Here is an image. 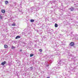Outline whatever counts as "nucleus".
I'll use <instances>...</instances> for the list:
<instances>
[{
	"instance_id": "obj_8",
	"label": "nucleus",
	"mask_w": 78,
	"mask_h": 78,
	"mask_svg": "<svg viewBox=\"0 0 78 78\" xmlns=\"http://www.w3.org/2000/svg\"><path fill=\"white\" fill-rule=\"evenodd\" d=\"M5 64H6V62L5 61L1 63V65H2V66H4Z\"/></svg>"
},
{
	"instance_id": "obj_4",
	"label": "nucleus",
	"mask_w": 78,
	"mask_h": 78,
	"mask_svg": "<svg viewBox=\"0 0 78 78\" xmlns=\"http://www.w3.org/2000/svg\"><path fill=\"white\" fill-rule=\"evenodd\" d=\"M63 23L65 25H69V23L67 22V21L66 20L63 21Z\"/></svg>"
},
{
	"instance_id": "obj_11",
	"label": "nucleus",
	"mask_w": 78,
	"mask_h": 78,
	"mask_svg": "<svg viewBox=\"0 0 78 78\" xmlns=\"http://www.w3.org/2000/svg\"><path fill=\"white\" fill-rule=\"evenodd\" d=\"M20 38V36L18 35L15 38L16 39H19Z\"/></svg>"
},
{
	"instance_id": "obj_7",
	"label": "nucleus",
	"mask_w": 78,
	"mask_h": 78,
	"mask_svg": "<svg viewBox=\"0 0 78 78\" xmlns=\"http://www.w3.org/2000/svg\"><path fill=\"white\" fill-rule=\"evenodd\" d=\"M52 62H53V60H50L48 61V62L49 63V64H51L52 63Z\"/></svg>"
},
{
	"instance_id": "obj_2",
	"label": "nucleus",
	"mask_w": 78,
	"mask_h": 78,
	"mask_svg": "<svg viewBox=\"0 0 78 78\" xmlns=\"http://www.w3.org/2000/svg\"><path fill=\"white\" fill-rule=\"evenodd\" d=\"M62 60H61V59H59V61H58V65H57L55 67V74L56 73V69H59L61 68V66H62V64H63V63H61L62 62Z\"/></svg>"
},
{
	"instance_id": "obj_31",
	"label": "nucleus",
	"mask_w": 78,
	"mask_h": 78,
	"mask_svg": "<svg viewBox=\"0 0 78 78\" xmlns=\"http://www.w3.org/2000/svg\"><path fill=\"white\" fill-rule=\"evenodd\" d=\"M22 34H25V33L24 32H22Z\"/></svg>"
},
{
	"instance_id": "obj_16",
	"label": "nucleus",
	"mask_w": 78,
	"mask_h": 78,
	"mask_svg": "<svg viewBox=\"0 0 78 78\" xmlns=\"http://www.w3.org/2000/svg\"><path fill=\"white\" fill-rule=\"evenodd\" d=\"M43 39H44V40H47V37H46V36H44L43 37Z\"/></svg>"
},
{
	"instance_id": "obj_22",
	"label": "nucleus",
	"mask_w": 78,
	"mask_h": 78,
	"mask_svg": "<svg viewBox=\"0 0 78 78\" xmlns=\"http://www.w3.org/2000/svg\"><path fill=\"white\" fill-rule=\"evenodd\" d=\"M55 27H58V24L57 23H55Z\"/></svg>"
},
{
	"instance_id": "obj_28",
	"label": "nucleus",
	"mask_w": 78,
	"mask_h": 78,
	"mask_svg": "<svg viewBox=\"0 0 78 78\" xmlns=\"http://www.w3.org/2000/svg\"><path fill=\"white\" fill-rule=\"evenodd\" d=\"M42 5H44V2H42Z\"/></svg>"
},
{
	"instance_id": "obj_13",
	"label": "nucleus",
	"mask_w": 78,
	"mask_h": 78,
	"mask_svg": "<svg viewBox=\"0 0 78 78\" xmlns=\"http://www.w3.org/2000/svg\"><path fill=\"white\" fill-rule=\"evenodd\" d=\"M1 12L2 13H5V10L4 9H2L1 10Z\"/></svg>"
},
{
	"instance_id": "obj_32",
	"label": "nucleus",
	"mask_w": 78,
	"mask_h": 78,
	"mask_svg": "<svg viewBox=\"0 0 78 78\" xmlns=\"http://www.w3.org/2000/svg\"><path fill=\"white\" fill-rule=\"evenodd\" d=\"M20 51H22V50H20Z\"/></svg>"
},
{
	"instance_id": "obj_5",
	"label": "nucleus",
	"mask_w": 78,
	"mask_h": 78,
	"mask_svg": "<svg viewBox=\"0 0 78 78\" xmlns=\"http://www.w3.org/2000/svg\"><path fill=\"white\" fill-rule=\"evenodd\" d=\"M69 9H70L71 11H74V8L73 7H71V8H69Z\"/></svg>"
},
{
	"instance_id": "obj_6",
	"label": "nucleus",
	"mask_w": 78,
	"mask_h": 78,
	"mask_svg": "<svg viewBox=\"0 0 78 78\" xmlns=\"http://www.w3.org/2000/svg\"><path fill=\"white\" fill-rule=\"evenodd\" d=\"M48 34H50L51 35H52L53 36H53V34H52V33L51 31V30H50L49 31H48Z\"/></svg>"
},
{
	"instance_id": "obj_30",
	"label": "nucleus",
	"mask_w": 78,
	"mask_h": 78,
	"mask_svg": "<svg viewBox=\"0 0 78 78\" xmlns=\"http://www.w3.org/2000/svg\"><path fill=\"white\" fill-rule=\"evenodd\" d=\"M16 5V2H14V5Z\"/></svg>"
},
{
	"instance_id": "obj_23",
	"label": "nucleus",
	"mask_w": 78,
	"mask_h": 78,
	"mask_svg": "<svg viewBox=\"0 0 78 78\" xmlns=\"http://www.w3.org/2000/svg\"><path fill=\"white\" fill-rule=\"evenodd\" d=\"M12 49H14V48H15V47H14L13 46H12Z\"/></svg>"
},
{
	"instance_id": "obj_29",
	"label": "nucleus",
	"mask_w": 78,
	"mask_h": 78,
	"mask_svg": "<svg viewBox=\"0 0 78 78\" xmlns=\"http://www.w3.org/2000/svg\"><path fill=\"white\" fill-rule=\"evenodd\" d=\"M30 70H32L33 67H30Z\"/></svg>"
},
{
	"instance_id": "obj_14",
	"label": "nucleus",
	"mask_w": 78,
	"mask_h": 78,
	"mask_svg": "<svg viewBox=\"0 0 78 78\" xmlns=\"http://www.w3.org/2000/svg\"><path fill=\"white\" fill-rule=\"evenodd\" d=\"M5 48H8V45L6 44H5L4 45Z\"/></svg>"
},
{
	"instance_id": "obj_38",
	"label": "nucleus",
	"mask_w": 78,
	"mask_h": 78,
	"mask_svg": "<svg viewBox=\"0 0 78 78\" xmlns=\"http://www.w3.org/2000/svg\"><path fill=\"white\" fill-rule=\"evenodd\" d=\"M66 78H67L66 77Z\"/></svg>"
},
{
	"instance_id": "obj_25",
	"label": "nucleus",
	"mask_w": 78,
	"mask_h": 78,
	"mask_svg": "<svg viewBox=\"0 0 78 78\" xmlns=\"http://www.w3.org/2000/svg\"><path fill=\"white\" fill-rule=\"evenodd\" d=\"M65 70H67V67L66 66H65Z\"/></svg>"
},
{
	"instance_id": "obj_3",
	"label": "nucleus",
	"mask_w": 78,
	"mask_h": 78,
	"mask_svg": "<svg viewBox=\"0 0 78 78\" xmlns=\"http://www.w3.org/2000/svg\"><path fill=\"white\" fill-rule=\"evenodd\" d=\"M54 70H55V69L54 68H53L51 70V73H52V74H55V72H54Z\"/></svg>"
},
{
	"instance_id": "obj_21",
	"label": "nucleus",
	"mask_w": 78,
	"mask_h": 78,
	"mask_svg": "<svg viewBox=\"0 0 78 78\" xmlns=\"http://www.w3.org/2000/svg\"><path fill=\"white\" fill-rule=\"evenodd\" d=\"M34 55V54H31L30 55V57H32V56H33Z\"/></svg>"
},
{
	"instance_id": "obj_24",
	"label": "nucleus",
	"mask_w": 78,
	"mask_h": 78,
	"mask_svg": "<svg viewBox=\"0 0 78 78\" xmlns=\"http://www.w3.org/2000/svg\"><path fill=\"white\" fill-rule=\"evenodd\" d=\"M39 51L40 52H42V49H40Z\"/></svg>"
},
{
	"instance_id": "obj_17",
	"label": "nucleus",
	"mask_w": 78,
	"mask_h": 78,
	"mask_svg": "<svg viewBox=\"0 0 78 78\" xmlns=\"http://www.w3.org/2000/svg\"><path fill=\"white\" fill-rule=\"evenodd\" d=\"M30 21L31 22H34V20H33V19H31Z\"/></svg>"
},
{
	"instance_id": "obj_35",
	"label": "nucleus",
	"mask_w": 78,
	"mask_h": 78,
	"mask_svg": "<svg viewBox=\"0 0 78 78\" xmlns=\"http://www.w3.org/2000/svg\"><path fill=\"white\" fill-rule=\"evenodd\" d=\"M71 34H72V32H71Z\"/></svg>"
},
{
	"instance_id": "obj_15",
	"label": "nucleus",
	"mask_w": 78,
	"mask_h": 78,
	"mask_svg": "<svg viewBox=\"0 0 78 78\" xmlns=\"http://www.w3.org/2000/svg\"><path fill=\"white\" fill-rule=\"evenodd\" d=\"M19 10L20 12H22V9L20 8L19 9Z\"/></svg>"
},
{
	"instance_id": "obj_27",
	"label": "nucleus",
	"mask_w": 78,
	"mask_h": 78,
	"mask_svg": "<svg viewBox=\"0 0 78 78\" xmlns=\"http://www.w3.org/2000/svg\"><path fill=\"white\" fill-rule=\"evenodd\" d=\"M49 65H47L46 66V67H48V66H49Z\"/></svg>"
},
{
	"instance_id": "obj_37",
	"label": "nucleus",
	"mask_w": 78,
	"mask_h": 78,
	"mask_svg": "<svg viewBox=\"0 0 78 78\" xmlns=\"http://www.w3.org/2000/svg\"><path fill=\"white\" fill-rule=\"evenodd\" d=\"M38 25H39V24H38Z\"/></svg>"
},
{
	"instance_id": "obj_33",
	"label": "nucleus",
	"mask_w": 78,
	"mask_h": 78,
	"mask_svg": "<svg viewBox=\"0 0 78 78\" xmlns=\"http://www.w3.org/2000/svg\"><path fill=\"white\" fill-rule=\"evenodd\" d=\"M47 78H50V77H48Z\"/></svg>"
},
{
	"instance_id": "obj_20",
	"label": "nucleus",
	"mask_w": 78,
	"mask_h": 78,
	"mask_svg": "<svg viewBox=\"0 0 78 78\" xmlns=\"http://www.w3.org/2000/svg\"><path fill=\"white\" fill-rule=\"evenodd\" d=\"M48 4H52V3H53V2L50 1V2H48Z\"/></svg>"
},
{
	"instance_id": "obj_12",
	"label": "nucleus",
	"mask_w": 78,
	"mask_h": 78,
	"mask_svg": "<svg viewBox=\"0 0 78 78\" xmlns=\"http://www.w3.org/2000/svg\"><path fill=\"white\" fill-rule=\"evenodd\" d=\"M75 39H76V40H78V35H76L75 37Z\"/></svg>"
},
{
	"instance_id": "obj_34",
	"label": "nucleus",
	"mask_w": 78,
	"mask_h": 78,
	"mask_svg": "<svg viewBox=\"0 0 78 78\" xmlns=\"http://www.w3.org/2000/svg\"><path fill=\"white\" fill-rule=\"evenodd\" d=\"M37 31L38 32V31H39L37 30Z\"/></svg>"
},
{
	"instance_id": "obj_26",
	"label": "nucleus",
	"mask_w": 78,
	"mask_h": 78,
	"mask_svg": "<svg viewBox=\"0 0 78 78\" xmlns=\"http://www.w3.org/2000/svg\"><path fill=\"white\" fill-rule=\"evenodd\" d=\"M12 26H15L16 24L15 23L13 24H12Z\"/></svg>"
},
{
	"instance_id": "obj_18",
	"label": "nucleus",
	"mask_w": 78,
	"mask_h": 78,
	"mask_svg": "<svg viewBox=\"0 0 78 78\" xmlns=\"http://www.w3.org/2000/svg\"><path fill=\"white\" fill-rule=\"evenodd\" d=\"M0 19H3V16H2V15H0Z\"/></svg>"
},
{
	"instance_id": "obj_1",
	"label": "nucleus",
	"mask_w": 78,
	"mask_h": 78,
	"mask_svg": "<svg viewBox=\"0 0 78 78\" xmlns=\"http://www.w3.org/2000/svg\"><path fill=\"white\" fill-rule=\"evenodd\" d=\"M34 5H35L33 7H32L30 8L29 9H28V11H29V13H30V12H33V9H34V8L36 9V11H38L40 9V8H39V6H40V3H34Z\"/></svg>"
},
{
	"instance_id": "obj_36",
	"label": "nucleus",
	"mask_w": 78,
	"mask_h": 78,
	"mask_svg": "<svg viewBox=\"0 0 78 78\" xmlns=\"http://www.w3.org/2000/svg\"><path fill=\"white\" fill-rule=\"evenodd\" d=\"M53 30H52V32H53Z\"/></svg>"
},
{
	"instance_id": "obj_9",
	"label": "nucleus",
	"mask_w": 78,
	"mask_h": 78,
	"mask_svg": "<svg viewBox=\"0 0 78 78\" xmlns=\"http://www.w3.org/2000/svg\"><path fill=\"white\" fill-rule=\"evenodd\" d=\"M69 45H70V46H73V45H74V42H71L69 44Z\"/></svg>"
},
{
	"instance_id": "obj_10",
	"label": "nucleus",
	"mask_w": 78,
	"mask_h": 78,
	"mask_svg": "<svg viewBox=\"0 0 78 78\" xmlns=\"http://www.w3.org/2000/svg\"><path fill=\"white\" fill-rule=\"evenodd\" d=\"M68 72H69V73L67 74H65V75L66 76H69V74H70V73H71V72L70 71H68Z\"/></svg>"
},
{
	"instance_id": "obj_19",
	"label": "nucleus",
	"mask_w": 78,
	"mask_h": 78,
	"mask_svg": "<svg viewBox=\"0 0 78 78\" xmlns=\"http://www.w3.org/2000/svg\"><path fill=\"white\" fill-rule=\"evenodd\" d=\"M5 5H7L8 3V1H6L5 2Z\"/></svg>"
}]
</instances>
